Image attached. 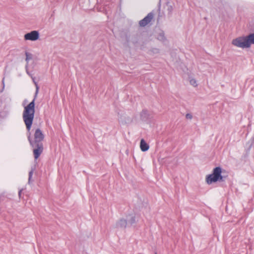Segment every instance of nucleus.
<instances>
[{"label": "nucleus", "instance_id": "f257e3e1", "mask_svg": "<svg viewBox=\"0 0 254 254\" xmlns=\"http://www.w3.org/2000/svg\"><path fill=\"white\" fill-rule=\"evenodd\" d=\"M37 86V90L33 100L28 105L24 107L23 113V120L25 124L26 129L28 132V139L30 143H43L44 135L40 129H36L34 133V139L32 140L31 138L30 130L31 129L35 114V101L39 92V88Z\"/></svg>", "mask_w": 254, "mask_h": 254}, {"label": "nucleus", "instance_id": "f03ea898", "mask_svg": "<svg viewBox=\"0 0 254 254\" xmlns=\"http://www.w3.org/2000/svg\"><path fill=\"white\" fill-rule=\"evenodd\" d=\"M221 173L222 168L220 167H215L213 169L212 173L206 176V183L210 185L217 181H223V179Z\"/></svg>", "mask_w": 254, "mask_h": 254}, {"label": "nucleus", "instance_id": "7ed1b4c3", "mask_svg": "<svg viewBox=\"0 0 254 254\" xmlns=\"http://www.w3.org/2000/svg\"><path fill=\"white\" fill-rule=\"evenodd\" d=\"M232 44L237 47L247 48L245 36H241L233 39Z\"/></svg>", "mask_w": 254, "mask_h": 254}, {"label": "nucleus", "instance_id": "20e7f679", "mask_svg": "<svg viewBox=\"0 0 254 254\" xmlns=\"http://www.w3.org/2000/svg\"><path fill=\"white\" fill-rule=\"evenodd\" d=\"M30 144L32 146V147L33 148H34L33 153H34V158L35 159H37L43 152V143H40V144L30 143Z\"/></svg>", "mask_w": 254, "mask_h": 254}, {"label": "nucleus", "instance_id": "39448f33", "mask_svg": "<svg viewBox=\"0 0 254 254\" xmlns=\"http://www.w3.org/2000/svg\"><path fill=\"white\" fill-rule=\"evenodd\" d=\"M39 38V33L37 31H32L24 35L26 40L36 41Z\"/></svg>", "mask_w": 254, "mask_h": 254}, {"label": "nucleus", "instance_id": "423d86ee", "mask_svg": "<svg viewBox=\"0 0 254 254\" xmlns=\"http://www.w3.org/2000/svg\"><path fill=\"white\" fill-rule=\"evenodd\" d=\"M154 17V14L153 12L149 13L147 16H146L143 19L141 20L139 24L141 27H145L148 23H149Z\"/></svg>", "mask_w": 254, "mask_h": 254}, {"label": "nucleus", "instance_id": "0eeeda50", "mask_svg": "<svg viewBox=\"0 0 254 254\" xmlns=\"http://www.w3.org/2000/svg\"><path fill=\"white\" fill-rule=\"evenodd\" d=\"M247 48L251 47V45H254V33H251L245 36Z\"/></svg>", "mask_w": 254, "mask_h": 254}, {"label": "nucleus", "instance_id": "6e6552de", "mask_svg": "<svg viewBox=\"0 0 254 254\" xmlns=\"http://www.w3.org/2000/svg\"><path fill=\"white\" fill-rule=\"evenodd\" d=\"M140 147L141 151L145 152L148 150L149 146L145 140L142 139L140 141Z\"/></svg>", "mask_w": 254, "mask_h": 254}, {"label": "nucleus", "instance_id": "1a4fd4ad", "mask_svg": "<svg viewBox=\"0 0 254 254\" xmlns=\"http://www.w3.org/2000/svg\"><path fill=\"white\" fill-rule=\"evenodd\" d=\"M127 224V221L125 219H121L116 224V227L118 228H125Z\"/></svg>", "mask_w": 254, "mask_h": 254}, {"label": "nucleus", "instance_id": "9d476101", "mask_svg": "<svg viewBox=\"0 0 254 254\" xmlns=\"http://www.w3.org/2000/svg\"><path fill=\"white\" fill-rule=\"evenodd\" d=\"M148 117V111L145 110H142L140 113V117L142 120H145Z\"/></svg>", "mask_w": 254, "mask_h": 254}, {"label": "nucleus", "instance_id": "9b49d317", "mask_svg": "<svg viewBox=\"0 0 254 254\" xmlns=\"http://www.w3.org/2000/svg\"><path fill=\"white\" fill-rule=\"evenodd\" d=\"M25 55H26L25 60L27 62V64L28 65V63L29 60H30L32 58V55L31 54L29 53L28 52L25 53Z\"/></svg>", "mask_w": 254, "mask_h": 254}, {"label": "nucleus", "instance_id": "f8f14e48", "mask_svg": "<svg viewBox=\"0 0 254 254\" xmlns=\"http://www.w3.org/2000/svg\"><path fill=\"white\" fill-rule=\"evenodd\" d=\"M25 68H26V72H27V73L28 75H29L30 76H31V77H32V79H33V82H34V84H35V85L36 88H37V86H36V85H37V86H38V84H37V82L35 81V80H34V77H33L32 76L31 74L30 73V72L28 71V66H27V64H26ZM38 87H39V86H38ZM38 88H39V87H38ZM36 90H37V89H36ZM36 92V91H35V92Z\"/></svg>", "mask_w": 254, "mask_h": 254}, {"label": "nucleus", "instance_id": "ddd939ff", "mask_svg": "<svg viewBox=\"0 0 254 254\" xmlns=\"http://www.w3.org/2000/svg\"><path fill=\"white\" fill-rule=\"evenodd\" d=\"M190 84L194 87L197 86V84L195 79L192 78L190 80Z\"/></svg>", "mask_w": 254, "mask_h": 254}, {"label": "nucleus", "instance_id": "4468645a", "mask_svg": "<svg viewBox=\"0 0 254 254\" xmlns=\"http://www.w3.org/2000/svg\"><path fill=\"white\" fill-rule=\"evenodd\" d=\"M34 169H32L31 170L29 173V178H28V183H30V181L33 175Z\"/></svg>", "mask_w": 254, "mask_h": 254}, {"label": "nucleus", "instance_id": "2eb2a0df", "mask_svg": "<svg viewBox=\"0 0 254 254\" xmlns=\"http://www.w3.org/2000/svg\"><path fill=\"white\" fill-rule=\"evenodd\" d=\"M164 38L165 37L164 33L163 32L160 33L159 36L158 37V39L160 40H163Z\"/></svg>", "mask_w": 254, "mask_h": 254}, {"label": "nucleus", "instance_id": "dca6fc26", "mask_svg": "<svg viewBox=\"0 0 254 254\" xmlns=\"http://www.w3.org/2000/svg\"><path fill=\"white\" fill-rule=\"evenodd\" d=\"M135 222V219L134 217H131V219L128 220V222L131 224L134 223Z\"/></svg>", "mask_w": 254, "mask_h": 254}, {"label": "nucleus", "instance_id": "f3484780", "mask_svg": "<svg viewBox=\"0 0 254 254\" xmlns=\"http://www.w3.org/2000/svg\"><path fill=\"white\" fill-rule=\"evenodd\" d=\"M186 118L187 119H190V120H191L192 118V116L191 114H189V113H188L186 114Z\"/></svg>", "mask_w": 254, "mask_h": 254}, {"label": "nucleus", "instance_id": "a211bd4d", "mask_svg": "<svg viewBox=\"0 0 254 254\" xmlns=\"http://www.w3.org/2000/svg\"><path fill=\"white\" fill-rule=\"evenodd\" d=\"M21 191H22V190H20L19 191L18 194H19V196H20V195H21Z\"/></svg>", "mask_w": 254, "mask_h": 254}, {"label": "nucleus", "instance_id": "6ab92c4d", "mask_svg": "<svg viewBox=\"0 0 254 254\" xmlns=\"http://www.w3.org/2000/svg\"><path fill=\"white\" fill-rule=\"evenodd\" d=\"M2 83L4 85V78L2 79Z\"/></svg>", "mask_w": 254, "mask_h": 254}, {"label": "nucleus", "instance_id": "aec40b11", "mask_svg": "<svg viewBox=\"0 0 254 254\" xmlns=\"http://www.w3.org/2000/svg\"><path fill=\"white\" fill-rule=\"evenodd\" d=\"M155 254H157V253H155Z\"/></svg>", "mask_w": 254, "mask_h": 254}]
</instances>
